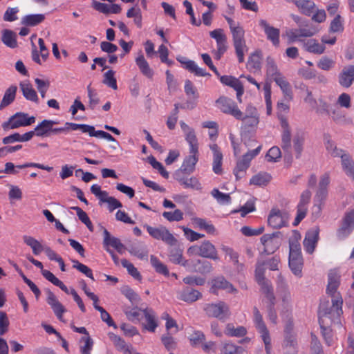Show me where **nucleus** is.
<instances>
[{
	"label": "nucleus",
	"mask_w": 354,
	"mask_h": 354,
	"mask_svg": "<svg viewBox=\"0 0 354 354\" xmlns=\"http://www.w3.org/2000/svg\"><path fill=\"white\" fill-rule=\"evenodd\" d=\"M143 227L152 238L156 240H161L169 245H176L178 242L174 235L163 225L153 227L145 224Z\"/></svg>",
	"instance_id": "obj_5"
},
{
	"label": "nucleus",
	"mask_w": 354,
	"mask_h": 354,
	"mask_svg": "<svg viewBox=\"0 0 354 354\" xmlns=\"http://www.w3.org/2000/svg\"><path fill=\"white\" fill-rule=\"evenodd\" d=\"M300 237V234L298 232H294L292 236L289 240V257L301 256V246L299 242Z\"/></svg>",
	"instance_id": "obj_38"
},
{
	"label": "nucleus",
	"mask_w": 354,
	"mask_h": 354,
	"mask_svg": "<svg viewBox=\"0 0 354 354\" xmlns=\"http://www.w3.org/2000/svg\"><path fill=\"white\" fill-rule=\"evenodd\" d=\"M327 151L333 157L341 158V165L344 172L354 180V161L348 153L336 147L335 143L328 141L326 144Z\"/></svg>",
	"instance_id": "obj_2"
},
{
	"label": "nucleus",
	"mask_w": 354,
	"mask_h": 354,
	"mask_svg": "<svg viewBox=\"0 0 354 354\" xmlns=\"http://www.w3.org/2000/svg\"><path fill=\"white\" fill-rule=\"evenodd\" d=\"M2 42L10 48H15L17 46V35L12 30H4L2 31Z\"/></svg>",
	"instance_id": "obj_45"
},
{
	"label": "nucleus",
	"mask_w": 354,
	"mask_h": 354,
	"mask_svg": "<svg viewBox=\"0 0 354 354\" xmlns=\"http://www.w3.org/2000/svg\"><path fill=\"white\" fill-rule=\"evenodd\" d=\"M35 122L34 116H29L28 113L17 112L12 115L8 121L2 124V128L5 131L15 129L21 127H27Z\"/></svg>",
	"instance_id": "obj_7"
},
{
	"label": "nucleus",
	"mask_w": 354,
	"mask_h": 354,
	"mask_svg": "<svg viewBox=\"0 0 354 354\" xmlns=\"http://www.w3.org/2000/svg\"><path fill=\"white\" fill-rule=\"evenodd\" d=\"M221 82L226 86L232 87L236 92V98L239 102H242L241 97L244 93V88L240 80L231 75H223L220 77Z\"/></svg>",
	"instance_id": "obj_23"
},
{
	"label": "nucleus",
	"mask_w": 354,
	"mask_h": 354,
	"mask_svg": "<svg viewBox=\"0 0 354 354\" xmlns=\"http://www.w3.org/2000/svg\"><path fill=\"white\" fill-rule=\"evenodd\" d=\"M224 290L229 293L236 292L234 286L226 281L223 277H218L212 281L211 291L216 293L217 290Z\"/></svg>",
	"instance_id": "obj_30"
},
{
	"label": "nucleus",
	"mask_w": 354,
	"mask_h": 354,
	"mask_svg": "<svg viewBox=\"0 0 354 354\" xmlns=\"http://www.w3.org/2000/svg\"><path fill=\"white\" fill-rule=\"evenodd\" d=\"M230 30L233 37L234 46L239 62H244L245 53L248 51V48L244 39L245 31L239 24H230Z\"/></svg>",
	"instance_id": "obj_4"
},
{
	"label": "nucleus",
	"mask_w": 354,
	"mask_h": 354,
	"mask_svg": "<svg viewBox=\"0 0 354 354\" xmlns=\"http://www.w3.org/2000/svg\"><path fill=\"white\" fill-rule=\"evenodd\" d=\"M17 90V88L16 86H10L8 89H6L0 103V110H2L15 100Z\"/></svg>",
	"instance_id": "obj_42"
},
{
	"label": "nucleus",
	"mask_w": 354,
	"mask_h": 354,
	"mask_svg": "<svg viewBox=\"0 0 354 354\" xmlns=\"http://www.w3.org/2000/svg\"><path fill=\"white\" fill-rule=\"evenodd\" d=\"M319 233L318 227H314L306 232L304 240V247L306 252L312 254L314 252L319 239Z\"/></svg>",
	"instance_id": "obj_22"
},
{
	"label": "nucleus",
	"mask_w": 354,
	"mask_h": 354,
	"mask_svg": "<svg viewBox=\"0 0 354 354\" xmlns=\"http://www.w3.org/2000/svg\"><path fill=\"white\" fill-rule=\"evenodd\" d=\"M145 322L142 324L145 329L150 332H154L158 327V321L156 313L152 308H147L142 310Z\"/></svg>",
	"instance_id": "obj_27"
},
{
	"label": "nucleus",
	"mask_w": 354,
	"mask_h": 354,
	"mask_svg": "<svg viewBox=\"0 0 354 354\" xmlns=\"http://www.w3.org/2000/svg\"><path fill=\"white\" fill-rule=\"evenodd\" d=\"M57 124H58V122L56 120H44L35 128V135L40 137L46 136L49 131H51L52 127Z\"/></svg>",
	"instance_id": "obj_37"
},
{
	"label": "nucleus",
	"mask_w": 354,
	"mask_h": 354,
	"mask_svg": "<svg viewBox=\"0 0 354 354\" xmlns=\"http://www.w3.org/2000/svg\"><path fill=\"white\" fill-rule=\"evenodd\" d=\"M201 293L192 288H186L178 293V298L185 302L192 303L201 297Z\"/></svg>",
	"instance_id": "obj_33"
},
{
	"label": "nucleus",
	"mask_w": 354,
	"mask_h": 354,
	"mask_svg": "<svg viewBox=\"0 0 354 354\" xmlns=\"http://www.w3.org/2000/svg\"><path fill=\"white\" fill-rule=\"evenodd\" d=\"M274 81L280 87L284 95V99L287 101H290L292 99V87L285 77L281 75V77L275 78Z\"/></svg>",
	"instance_id": "obj_36"
},
{
	"label": "nucleus",
	"mask_w": 354,
	"mask_h": 354,
	"mask_svg": "<svg viewBox=\"0 0 354 354\" xmlns=\"http://www.w3.org/2000/svg\"><path fill=\"white\" fill-rule=\"evenodd\" d=\"M293 147L296 152V157L299 158L301 156V153L303 151L304 143V135L302 132L297 133L293 138Z\"/></svg>",
	"instance_id": "obj_51"
},
{
	"label": "nucleus",
	"mask_w": 354,
	"mask_h": 354,
	"mask_svg": "<svg viewBox=\"0 0 354 354\" xmlns=\"http://www.w3.org/2000/svg\"><path fill=\"white\" fill-rule=\"evenodd\" d=\"M261 53L259 50H256L252 53L248 60L247 67L250 71H257L261 68Z\"/></svg>",
	"instance_id": "obj_47"
},
{
	"label": "nucleus",
	"mask_w": 354,
	"mask_h": 354,
	"mask_svg": "<svg viewBox=\"0 0 354 354\" xmlns=\"http://www.w3.org/2000/svg\"><path fill=\"white\" fill-rule=\"evenodd\" d=\"M109 337L113 342V344L118 351L123 352L124 354L131 353L129 346L127 344L124 340L121 339L118 335L113 333H109Z\"/></svg>",
	"instance_id": "obj_44"
},
{
	"label": "nucleus",
	"mask_w": 354,
	"mask_h": 354,
	"mask_svg": "<svg viewBox=\"0 0 354 354\" xmlns=\"http://www.w3.org/2000/svg\"><path fill=\"white\" fill-rule=\"evenodd\" d=\"M209 35L216 40L217 46L216 55L217 59H220L227 50L226 35L222 29L214 30L209 32Z\"/></svg>",
	"instance_id": "obj_21"
},
{
	"label": "nucleus",
	"mask_w": 354,
	"mask_h": 354,
	"mask_svg": "<svg viewBox=\"0 0 354 354\" xmlns=\"http://www.w3.org/2000/svg\"><path fill=\"white\" fill-rule=\"evenodd\" d=\"M277 293L279 305L283 309H288L291 306L292 297L283 277L279 274L277 281Z\"/></svg>",
	"instance_id": "obj_13"
},
{
	"label": "nucleus",
	"mask_w": 354,
	"mask_h": 354,
	"mask_svg": "<svg viewBox=\"0 0 354 354\" xmlns=\"http://www.w3.org/2000/svg\"><path fill=\"white\" fill-rule=\"evenodd\" d=\"M339 317H339L337 319H334L333 314H330V315L328 314L326 315V317H325L326 323L324 324H322L321 322H320L321 321V310H319V322L320 326L322 329L323 335L326 340V343L328 346L332 345L333 339L332 335L330 334V331L329 330L328 327L329 326L330 324H332L333 323L334 324H339Z\"/></svg>",
	"instance_id": "obj_25"
},
{
	"label": "nucleus",
	"mask_w": 354,
	"mask_h": 354,
	"mask_svg": "<svg viewBox=\"0 0 354 354\" xmlns=\"http://www.w3.org/2000/svg\"><path fill=\"white\" fill-rule=\"evenodd\" d=\"M354 229V209L346 212L342 226L337 232L339 239L346 237Z\"/></svg>",
	"instance_id": "obj_18"
},
{
	"label": "nucleus",
	"mask_w": 354,
	"mask_h": 354,
	"mask_svg": "<svg viewBox=\"0 0 354 354\" xmlns=\"http://www.w3.org/2000/svg\"><path fill=\"white\" fill-rule=\"evenodd\" d=\"M192 222L194 227L203 230L209 234H214L216 233V228L214 225L206 219L194 217L192 218Z\"/></svg>",
	"instance_id": "obj_35"
},
{
	"label": "nucleus",
	"mask_w": 354,
	"mask_h": 354,
	"mask_svg": "<svg viewBox=\"0 0 354 354\" xmlns=\"http://www.w3.org/2000/svg\"><path fill=\"white\" fill-rule=\"evenodd\" d=\"M91 192L94 194L102 203H106L111 196H109V193L101 189V187L97 184H94L91 187Z\"/></svg>",
	"instance_id": "obj_55"
},
{
	"label": "nucleus",
	"mask_w": 354,
	"mask_h": 354,
	"mask_svg": "<svg viewBox=\"0 0 354 354\" xmlns=\"http://www.w3.org/2000/svg\"><path fill=\"white\" fill-rule=\"evenodd\" d=\"M20 87L25 98L32 102L38 101V96L36 91L29 83H21Z\"/></svg>",
	"instance_id": "obj_49"
},
{
	"label": "nucleus",
	"mask_w": 354,
	"mask_h": 354,
	"mask_svg": "<svg viewBox=\"0 0 354 354\" xmlns=\"http://www.w3.org/2000/svg\"><path fill=\"white\" fill-rule=\"evenodd\" d=\"M292 330L291 325L287 326L285 329V337L282 344L283 354H297L296 335Z\"/></svg>",
	"instance_id": "obj_16"
},
{
	"label": "nucleus",
	"mask_w": 354,
	"mask_h": 354,
	"mask_svg": "<svg viewBox=\"0 0 354 354\" xmlns=\"http://www.w3.org/2000/svg\"><path fill=\"white\" fill-rule=\"evenodd\" d=\"M289 267L295 276L301 277L303 268L302 257H289Z\"/></svg>",
	"instance_id": "obj_40"
},
{
	"label": "nucleus",
	"mask_w": 354,
	"mask_h": 354,
	"mask_svg": "<svg viewBox=\"0 0 354 354\" xmlns=\"http://www.w3.org/2000/svg\"><path fill=\"white\" fill-rule=\"evenodd\" d=\"M264 263L258 262L255 270V277L261 288V291L265 296L273 304L274 301V295L272 291V286L269 281L266 280L264 277L265 268Z\"/></svg>",
	"instance_id": "obj_10"
},
{
	"label": "nucleus",
	"mask_w": 354,
	"mask_h": 354,
	"mask_svg": "<svg viewBox=\"0 0 354 354\" xmlns=\"http://www.w3.org/2000/svg\"><path fill=\"white\" fill-rule=\"evenodd\" d=\"M339 3L333 1L327 6V12L329 17L332 18L330 22H341L342 17L339 11Z\"/></svg>",
	"instance_id": "obj_46"
},
{
	"label": "nucleus",
	"mask_w": 354,
	"mask_h": 354,
	"mask_svg": "<svg viewBox=\"0 0 354 354\" xmlns=\"http://www.w3.org/2000/svg\"><path fill=\"white\" fill-rule=\"evenodd\" d=\"M142 310H143L136 306L131 308H127L124 313L127 319L129 321L135 322L140 321L141 314L142 313Z\"/></svg>",
	"instance_id": "obj_61"
},
{
	"label": "nucleus",
	"mask_w": 354,
	"mask_h": 354,
	"mask_svg": "<svg viewBox=\"0 0 354 354\" xmlns=\"http://www.w3.org/2000/svg\"><path fill=\"white\" fill-rule=\"evenodd\" d=\"M328 196V189H317L315 196V206L317 209V213H319L322 209V205L324 203Z\"/></svg>",
	"instance_id": "obj_56"
},
{
	"label": "nucleus",
	"mask_w": 354,
	"mask_h": 354,
	"mask_svg": "<svg viewBox=\"0 0 354 354\" xmlns=\"http://www.w3.org/2000/svg\"><path fill=\"white\" fill-rule=\"evenodd\" d=\"M162 216L170 222L180 221L183 219V213L180 209H176L174 212H164Z\"/></svg>",
	"instance_id": "obj_64"
},
{
	"label": "nucleus",
	"mask_w": 354,
	"mask_h": 354,
	"mask_svg": "<svg viewBox=\"0 0 354 354\" xmlns=\"http://www.w3.org/2000/svg\"><path fill=\"white\" fill-rule=\"evenodd\" d=\"M271 176L267 173H259L250 179V184L263 186L267 185L270 182Z\"/></svg>",
	"instance_id": "obj_54"
},
{
	"label": "nucleus",
	"mask_w": 354,
	"mask_h": 354,
	"mask_svg": "<svg viewBox=\"0 0 354 354\" xmlns=\"http://www.w3.org/2000/svg\"><path fill=\"white\" fill-rule=\"evenodd\" d=\"M266 74L268 77L275 80V78L281 77L283 75L281 73L278 69V67L274 61V59L271 57H268L266 59Z\"/></svg>",
	"instance_id": "obj_48"
},
{
	"label": "nucleus",
	"mask_w": 354,
	"mask_h": 354,
	"mask_svg": "<svg viewBox=\"0 0 354 354\" xmlns=\"http://www.w3.org/2000/svg\"><path fill=\"white\" fill-rule=\"evenodd\" d=\"M135 62L143 75L149 79L153 78L154 72L142 53L138 55Z\"/></svg>",
	"instance_id": "obj_31"
},
{
	"label": "nucleus",
	"mask_w": 354,
	"mask_h": 354,
	"mask_svg": "<svg viewBox=\"0 0 354 354\" xmlns=\"http://www.w3.org/2000/svg\"><path fill=\"white\" fill-rule=\"evenodd\" d=\"M281 127V147L290 153L292 149L291 129L286 117L282 115L278 116Z\"/></svg>",
	"instance_id": "obj_14"
},
{
	"label": "nucleus",
	"mask_w": 354,
	"mask_h": 354,
	"mask_svg": "<svg viewBox=\"0 0 354 354\" xmlns=\"http://www.w3.org/2000/svg\"><path fill=\"white\" fill-rule=\"evenodd\" d=\"M211 194L220 204L225 205L230 203V194L221 192L218 189H213Z\"/></svg>",
	"instance_id": "obj_59"
},
{
	"label": "nucleus",
	"mask_w": 354,
	"mask_h": 354,
	"mask_svg": "<svg viewBox=\"0 0 354 354\" xmlns=\"http://www.w3.org/2000/svg\"><path fill=\"white\" fill-rule=\"evenodd\" d=\"M319 28L313 24H306L305 26L299 29L290 31L289 36L292 39H296L301 37L313 36L319 32Z\"/></svg>",
	"instance_id": "obj_26"
},
{
	"label": "nucleus",
	"mask_w": 354,
	"mask_h": 354,
	"mask_svg": "<svg viewBox=\"0 0 354 354\" xmlns=\"http://www.w3.org/2000/svg\"><path fill=\"white\" fill-rule=\"evenodd\" d=\"M310 198L311 192L308 189L304 191L301 194L300 201L297 205V214L293 223L294 225H297L305 218Z\"/></svg>",
	"instance_id": "obj_19"
},
{
	"label": "nucleus",
	"mask_w": 354,
	"mask_h": 354,
	"mask_svg": "<svg viewBox=\"0 0 354 354\" xmlns=\"http://www.w3.org/2000/svg\"><path fill=\"white\" fill-rule=\"evenodd\" d=\"M215 104L222 113L230 115L236 119L243 118V112L233 100L226 96H221L216 100Z\"/></svg>",
	"instance_id": "obj_9"
},
{
	"label": "nucleus",
	"mask_w": 354,
	"mask_h": 354,
	"mask_svg": "<svg viewBox=\"0 0 354 354\" xmlns=\"http://www.w3.org/2000/svg\"><path fill=\"white\" fill-rule=\"evenodd\" d=\"M23 240L27 245L31 248L35 255H39L44 250L45 246H43L39 241L32 236H24Z\"/></svg>",
	"instance_id": "obj_41"
},
{
	"label": "nucleus",
	"mask_w": 354,
	"mask_h": 354,
	"mask_svg": "<svg viewBox=\"0 0 354 354\" xmlns=\"http://www.w3.org/2000/svg\"><path fill=\"white\" fill-rule=\"evenodd\" d=\"M151 266L154 268L156 271L165 276H169V272L167 267L162 263L156 257L151 255L150 258Z\"/></svg>",
	"instance_id": "obj_53"
},
{
	"label": "nucleus",
	"mask_w": 354,
	"mask_h": 354,
	"mask_svg": "<svg viewBox=\"0 0 354 354\" xmlns=\"http://www.w3.org/2000/svg\"><path fill=\"white\" fill-rule=\"evenodd\" d=\"M261 243L263 246L262 252L270 254L274 253L281 245L279 232L265 234L261 237Z\"/></svg>",
	"instance_id": "obj_15"
},
{
	"label": "nucleus",
	"mask_w": 354,
	"mask_h": 354,
	"mask_svg": "<svg viewBox=\"0 0 354 354\" xmlns=\"http://www.w3.org/2000/svg\"><path fill=\"white\" fill-rule=\"evenodd\" d=\"M224 333L230 337H241L247 333V329L244 326L235 327L233 324L229 323L226 325Z\"/></svg>",
	"instance_id": "obj_43"
},
{
	"label": "nucleus",
	"mask_w": 354,
	"mask_h": 354,
	"mask_svg": "<svg viewBox=\"0 0 354 354\" xmlns=\"http://www.w3.org/2000/svg\"><path fill=\"white\" fill-rule=\"evenodd\" d=\"M121 264L124 268L127 269L128 273L132 277L137 280H141L142 277L140 273L131 262L124 259L121 260Z\"/></svg>",
	"instance_id": "obj_58"
},
{
	"label": "nucleus",
	"mask_w": 354,
	"mask_h": 354,
	"mask_svg": "<svg viewBox=\"0 0 354 354\" xmlns=\"http://www.w3.org/2000/svg\"><path fill=\"white\" fill-rule=\"evenodd\" d=\"M81 342H84V345L80 346V352L82 354H91L93 349V341L89 335L82 337L80 339Z\"/></svg>",
	"instance_id": "obj_63"
},
{
	"label": "nucleus",
	"mask_w": 354,
	"mask_h": 354,
	"mask_svg": "<svg viewBox=\"0 0 354 354\" xmlns=\"http://www.w3.org/2000/svg\"><path fill=\"white\" fill-rule=\"evenodd\" d=\"M103 83L114 90L118 88L115 72L113 70H109L104 74Z\"/></svg>",
	"instance_id": "obj_60"
},
{
	"label": "nucleus",
	"mask_w": 354,
	"mask_h": 354,
	"mask_svg": "<svg viewBox=\"0 0 354 354\" xmlns=\"http://www.w3.org/2000/svg\"><path fill=\"white\" fill-rule=\"evenodd\" d=\"M180 125L184 133L185 139L189 145V151L196 152L198 150V141L194 129L183 121L180 122Z\"/></svg>",
	"instance_id": "obj_20"
},
{
	"label": "nucleus",
	"mask_w": 354,
	"mask_h": 354,
	"mask_svg": "<svg viewBox=\"0 0 354 354\" xmlns=\"http://www.w3.org/2000/svg\"><path fill=\"white\" fill-rule=\"evenodd\" d=\"M261 150V146L259 145L255 149L248 151L237 160L236 166L234 170L236 179L241 178L243 176L250 167L251 160L260 153Z\"/></svg>",
	"instance_id": "obj_11"
},
{
	"label": "nucleus",
	"mask_w": 354,
	"mask_h": 354,
	"mask_svg": "<svg viewBox=\"0 0 354 354\" xmlns=\"http://www.w3.org/2000/svg\"><path fill=\"white\" fill-rule=\"evenodd\" d=\"M187 253L189 255H198L213 260L218 259L217 250L209 241H205L200 245H194L189 247L187 250Z\"/></svg>",
	"instance_id": "obj_6"
},
{
	"label": "nucleus",
	"mask_w": 354,
	"mask_h": 354,
	"mask_svg": "<svg viewBox=\"0 0 354 354\" xmlns=\"http://www.w3.org/2000/svg\"><path fill=\"white\" fill-rule=\"evenodd\" d=\"M221 352L224 354H242L243 349L232 342H227L223 343Z\"/></svg>",
	"instance_id": "obj_57"
},
{
	"label": "nucleus",
	"mask_w": 354,
	"mask_h": 354,
	"mask_svg": "<svg viewBox=\"0 0 354 354\" xmlns=\"http://www.w3.org/2000/svg\"><path fill=\"white\" fill-rule=\"evenodd\" d=\"M204 310L208 316L217 318L222 321H225L230 316V308L228 305L223 301L208 304L205 306Z\"/></svg>",
	"instance_id": "obj_12"
},
{
	"label": "nucleus",
	"mask_w": 354,
	"mask_h": 354,
	"mask_svg": "<svg viewBox=\"0 0 354 354\" xmlns=\"http://www.w3.org/2000/svg\"><path fill=\"white\" fill-rule=\"evenodd\" d=\"M179 183L184 188H191L194 190H201L202 185L198 178L196 177L185 178L179 179Z\"/></svg>",
	"instance_id": "obj_50"
},
{
	"label": "nucleus",
	"mask_w": 354,
	"mask_h": 354,
	"mask_svg": "<svg viewBox=\"0 0 354 354\" xmlns=\"http://www.w3.org/2000/svg\"><path fill=\"white\" fill-rule=\"evenodd\" d=\"M46 301L48 304L51 307L57 319L63 322V315L66 310L64 306L59 302L55 295L50 290L47 292Z\"/></svg>",
	"instance_id": "obj_24"
},
{
	"label": "nucleus",
	"mask_w": 354,
	"mask_h": 354,
	"mask_svg": "<svg viewBox=\"0 0 354 354\" xmlns=\"http://www.w3.org/2000/svg\"><path fill=\"white\" fill-rule=\"evenodd\" d=\"M288 214L278 209H272L268 216V223L273 228H281L286 225Z\"/></svg>",
	"instance_id": "obj_17"
},
{
	"label": "nucleus",
	"mask_w": 354,
	"mask_h": 354,
	"mask_svg": "<svg viewBox=\"0 0 354 354\" xmlns=\"http://www.w3.org/2000/svg\"><path fill=\"white\" fill-rule=\"evenodd\" d=\"M66 126L69 127L72 130H81L83 133H88L90 136L93 131V126L85 124H76L72 122H66Z\"/></svg>",
	"instance_id": "obj_62"
},
{
	"label": "nucleus",
	"mask_w": 354,
	"mask_h": 354,
	"mask_svg": "<svg viewBox=\"0 0 354 354\" xmlns=\"http://www.w3.org/2000/svg\"><path fill=\"white\" fill-rule=\"evenodd\" d=\"M306 49L313 53L322 54L325 50V46L323 44L319 43L315 39H310L305 44Z\"/></svg>",
	"instance_id": "obj_52"
},
{
	"label": "nucleus",
	"mask_w": 354,
	"mask_h": 354,
	"mask_svg": "<svg viewBox=\"0 0 354 354\" xmlns=\"http://www.w3.org/2000/svg\"><path fill=\"white\" fill-rule=\"evenodd\" d=\"M354 80V66L349 65L343 68L339 76V84L344 87H349Z\"/></svg>",
	"instance_id": "obj_29"
},
{
	"label": "nucleus",
	"mask_w": 354,
	"mask_h": 354,
	"mask_svg": "<svg viewBox=\"0 0 354 354\" xmlns=\"http://www.w3.org/2000/svg\"><path fill=\"white\" fill-rule=\"evenodd\" d=\"M295 5L301 14L311 17L313 22H324L326 20V11L318 9L313 1L298 0L295 1Z\"/></svg>",
	"instance_id": "obj_3"
},
{
	"label": "nucleus",
	"mask_w": 354,
	"mask_h": 354,
	"mask_svg": "<svg viewBox=\"0 0 354 354\" xmlns=\"http://www.w3.org/2000/svg\"><path fill=\"white\" fill-rule=\"evenodd\" d=\"M198 150L196 152L189 151V155L187 156L182 165V169L186 173H192L195 169V166L198 160Z\"/></svg>",
	"instance_id": "obj_32"
},
{
	"label": "nucleus",
	"mask_w": 354,
	"mask_h": 354,
	"mask_svg": "<svg viewBox=\"0 0 354 354\" xmlns=\"http://www.w3.org/2000/svg\"><path fill=\"white\" fill-rule=\"evenodd\" d=\"M209 147L213 152L212 170L215 174H220L222 172L223 154L216 144H210Z\"/></svg>",
	"instance_id": "obj_28"
},
{
	"label": "nucleus",
	"mask_w": 354,
	"mask_h": 354,
	"mask_svg": "<svg viewBox=\"0 0 354 354\" xmlns=\"http://www.w3.org/2000/svg\"><path fill=\"white\" fill-rule=\"evenodd\" d=\"M263 30L267 36V39L270 40L274 46H278L279 44V30L267 24H263Z\"/></svg>",
	"instance_id": "obj_39"
},
{
	"label": "nucleus",
	"mask_w": 354,
	"mask_h": 354,
	"mask_svg": "<svg viewBox=\"0 0 354 354\" xmlns=\"http://www.w3.org/2000/svg\"><path fill=\"white\" fill-rule=\"evenodd\" d=\"M340 272L337 269L330 270L328 274L327 293L332 297V306L330 309L326 308L324 304H321V324L326 323V315L333 314L334 319H338L342 314L343 300L337 288L340 284Z\"/></svg>",
	"instance_id": "obj_1"
},
{
	"label": "nucleus",
	"mask_w": 354,
	"mask_h": 354,
	"mask_svg": "<svg viewBox=\"0 0 354 354\" xmlns=\"http://www.w3.org/2000/svg\"><path fill=\"white\" fill-rule=\"evenodd\" d=\"M104 244L106 246L113 247L120 254H123L125 250V246L121 243L120 240L116 237L111 236L106 230L104 231Z\"/></svg>",
	"instance_id": "obj_34"
},
{
	"label": "nucleus",
	"mask_w": 354,
	"mask_h": 354,
	"mask_svg": "<svg viewBox=\"0 0 354 354\" xmlns=\"http://www.w3.org/2000/svg\"><path fill=\"white\" fill-rule=\"evenodd\" d=\"M253 313L254 325L259 333L261 334L262 340L264 342L266 354H271V338L269 331L263 320L262 315L256 307L254 308Z\"/></svg>",
	"instance_id": "obj_8"
}]
</instances>
